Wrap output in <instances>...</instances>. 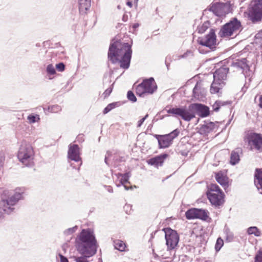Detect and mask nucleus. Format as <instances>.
Masks as SVG:
<instances>
[{"label": "nucleus", "mask_w": 262, "mask_h": 262, "mask_svg": "<svg viewBox=\"0 0 262 262\" xmlns=\"http://www.w3.org/2000/svg\"><path fill=\"white\" fill-rule=\"evenodd\" d=\"M132 55V45L127 42H122L116 38L112 40L108 49V58L113 63L119 62L121 68L127 69L130 66Z\"/></svg>", "instance_id": "nucleus-1"}, {"label": "nucleus", "mask_w": 262, "mask_h": 262, "mask_svg": "<svg viewBox=\"0 0 262 262\" xmlns=\"http://www.w3.org/2000/svg\"><path fill=\"white\" fill-rule=\"evenodd\" d=\"M77 251L86 257L94 255L98 248L97 242L93 231L90 228L83 229L75 239Z\"/></svg>", "instance_id": "nucleus-2"}, {"label": "nucleus", "mask_w": 262, "mask_h": 262, "mask_svg": "<svg viewBox=\"0 0 262 262\" xmlns=\"http://www.w3.org/2000/svg\"><path fill=\"white\" fill-rule=\"evenodd\" d=\"M166 111L174 117H181L184 120L190 121L195 117V114L202 118L207 117L210 113L209 108L201 103H192L187 109L186 106L169 107Z\"/></svg>", "instance_id": "nucleus-3"}, {"label": "nucleus", "mask_w": 262, "mask_h": 262, "mask_svg": "<svg viewBox=\"0 0 262 262\" xmlns=\"http://www.w3.org/2000/svg\"><path fill=\"white\" fill-rule=\"evenodd\" d=\"M24 191H16L10 196L8 190H4L2 194V200L0 202V220L2 218L3 214H10L13 211V206L17 204L23 196Z\"/></svg>", "instance_id": "nucleus-4"}, {"label": "nucleus", "mask_w": 262, "mask_h": 262, "mask_svg": "<svg viewBox=\"0 0 262 262\" xmlns=\"http://www.w3.org/2000/svg\"><path fill=\"white\" fill-rule=\"evenodd\" d=\"M17 158L26 166L31 167L34 165V151L30 144L26 141L21 143L18 151Z\"/></svg>", "instance_id": "nucleus-5"}, {"label": "nucleus", "mask_w": 262, "mask_h": 262, "mask_svg": "<svg viewBox=\"0 0 262 262\" xmlns=\"http://www.w3.org/2000/svg\"><path fill=\"white\" fill-rule=\"evenodd\" d=\"M207 198L212 205L218 207L224 203V194L216 184H211L208 186Z\"/></svg>", "instance_id": "nucleus-6"}, {"label": "nucleus", "mask_w": 262, "mask_h": 262, "mask_svg": "<svg viewBox=\"0 0 262 262\" xmlns=\"http://www.w3.org/2000/svg\"><path fill=\"white\" fill-rule=\"evenodd\" d=\"M80 148L77 144H70L69 145L68 158L69 162L74 168L79 170L82 162L80 157Z\"/></svg>", "instance_id": "nucleus-7"}, {"label": "nucleus", "mask_w": 262, "mask_h": 262, "mask_svg": "<svg viewBox=\"0 0 262 262\" xmlns=\"http://www.w3.org/2000/svg\"><path fill=\"white\" fill-rule=\"evenodd\" d=\"M241 27V21L236 17H234L222 27L219 35L221 37H230L238 31Z\"/></svg>", "instance_id": "nucleus-8"}, {"label": "nucleus", "mask_w": 262, "mask_h": 262, "mask_svg": "<svg viewBox=\"0 0 262 262\" xmlns=\"http://www.w3.org/2000/svg\"><path fill=\"white\" fill-rule=\"evenodd\" d=\"M249 19L253 23H256L262 19V0H252L251 2Z\"/></svg>", "instance_id": "nucleus-9"}, {"label": "nucleus", "mask_w": 262, "mask_h": 262, "mask_svg": "<svg viewBox=\"0 0 262 262\" xmlns=\"http://www.w3.org/2000/svg\"><path fill=\"white\" fill-rule=\"evenodd\" d=\"M179 133L178 129H176L169 134L164 135H155L154 137L158 141L159 148H166L170 146L172 143L173 140L179 135Z\"/></svg>", "instance_id": "nucleus-10"}, {"label": "nucleus", "mask_w": 262, "mask_h": 262, "mask_svg": "<svg viewBox=\"0 0 262 262\" xmlns=\"http://www.w3.org/2000/svg\"><path fill=\"white\" fill-rule=\"evenodd\" d=\"M230 66L237 71H241V74L245 78L250 76L252 74L248 61L245 58L231 61Z\"/></svg>", "instance_id": "nucleus-11"}, {"label": "nucleus", "mask_w": 262, "mask_h": 262, "mask_svg": "<svg viewBox=\"0 0 262 262\" xmlns=\"http://www.w3.org/2000/svg\"><path fill=\"white\" fill-rule=\"evenodd\" d=\"M165 233L166 244L168 249H173L179 241V236L176 231L170 228L163 229Z\"/></svg>", "instance_id": "nucleus-12"}, {"label": "nucleus", "mask_w": 262, "mask_h": 262, "mask_svg": "<svg viewBox=\"0 0 262 262\" xmlns=\"http://www.w3.org/2000/svg\"><path fill=\"white\" fill-rule=\"evenodd\" d=\"M197 41L199 44L208 47L210 49L215 48L216 39L215 31L211 29L209 33L204 37H199Z\"/></svg>", "instance_id": "nucleus-13"}, {"label": "nucleus", "mask_w": 262, "mask_h": 262, "mask_svg": "<svg viewBox=\"0 0 262 262\" xmlns=\"http://www.w3.org/2000/svg\"><path fill=\"white\" fill-rule=\"evenodd\" d=\"M246 140L249 145L260 152L262 151V135L250 133L247 135Z\"/></svg>", "instance_id": "nucleus-14"}, {"label": "nucleus", "mask_w": 262, "mask_h": 262, "mask_svg": "<svg viewBox=\"0 0 262 262\" xmlns=\"http://www.w3.org/2000/svg\"><path fill=\"white\" fill-rule=\"evenodd\" d=\"M208 10L217 16H223L229 13V6L224 3H214L210 6Z\"/></svg>", "instance_id": "nucleus-15"}, {"label": "nucleus", "mask_w": 262, "mask_h": 262, "mask_svg": "<svg viewBox=\"0 0 262 262\" xmlns=\"http://www.w3.org/2000/svg\"><path fill=\"white\" fill-rule=\"evenodd\" d=\"M229 72V68L225 66L222 67L214 72L213 74V79L220 82L225 83L226 80L227 75Z\"/></svg>", "instance_id": "nucleus-16"}, {"label": "nucleus", "mask_w": 262, "mask_h": 262, "mask_svg": "<svg viewBox=\"0 0 262 262\" xmlns=\"http://www.w3.org/2000/svg\"><path fill=\"white\" fill-rule=\"evenodd\" d=\"M147 93L152 94L157 90V86L153 77L145 79L141 83Z\"/></svg>", "instance_id": "nucleus-17"}, {"label": "nucleus", "mask_w": 262, "mask_h": 262, "mask_svg": "<svg viewBox=\"0 0 262 262\" xmlns=\"http://www.w3.org/2000/svg\"><path fill=\"white\" fill-rule=\"evenodd\" d=\"M193 96L196 99L202 98L205 97L206 94L205 89L202 86L201 82H197L193 89Z\"/></svg>", "instance_id": "nucleus-18"}, {"label": "nucleus", "mask_w": 262, "mask_h": 262, "mask_svg": "<svg viewBox=\"0 0 262 262\" xmlns=\"http://www.w3.org/2000/svg\"><path fill=\"white\" fill-rule=\"evenodd\" d=\"M168 157V155L167 154H163L158 156H157L155 157L150 158L148 160V164L151 165L155 166L156 167H158L159 166H162L164 160Z\"/></svg>", "instance_id": "nucleus-19"}, {"label": "nucleus", "mask_w": 262, "mask_h": 262, "mask_svg": "<svg viewBox=\"0 0 262 262\" xmlns=\"http://www.w3.org/2000/svg\"><path fill=\"white\" fill-rule=\"evenodd\" d=\"M215 124L214 122H205L204 124L201 125L200 128V133L204 135H208L209 133L212 132L215 128Z\"/></svg>", "instance_id": "nucleus-20"}, {"label": "nucleus", "mask_w": 262, "mask_h": 262, "mask_svg": "<svg viewBox=\"0 0 262 262\" xmlns=\"http://www.w3.org/2000/svg\"><path fill=\"white\" fill-rule=\"evenodd\" d=\"M243 153L241 148H237L231 151L230 163L232 165L237 164L240 161V155Z\"/></svg>", "instance_id": "nucleus-21"}, {"label": "nucleus", "mask_w": 262, "mask_h": 262, "mask_svg": "<svg viewBox=\"0 0 262 262\" xmlns=\"http://www.w3.org/2000/svg\"><path fill=\"white\" fill-rule=\"evenodd\" d=\"M215 178L216 181L222 186L225 189L228 187V178L223 172L219 171L215 173Z\"/></svg>", "instance_id": "nucleus-22"}, {"label": "nucleus", "mask_w": 262, "mask_h": 262, "mask_svg": "<svg viewBox=\"0 0 262 262\" xmlns=\"http://www.w3.org/2000/svg\"><path fill=\"white\" fill-rule=\"evenodd\" d=\"M78 5L80 13H86L91 7V0H78Z\"/></svg>", "instance_id": "nucleus-23"}, {"label": "nucleus", "mask_w": 262, "mask_h": 262, "mask_svg": "<svg viewBox=\"0 0 262 262\" xmlns=\"http://www.w3.org/2000/svg\"><path fill=\"white\" fill-rule=\"evenodd\" d=\"M225 83L220 82L219 81L213 79V81L210 86V92L211 94H216L220 92L223 87L225 85Z\"/></svg>", "instance_id": "nucleus-24"}, {"label": "nucleus", "mask_w": 262, "mask_h": 262, "mask_svg": "<svg viewBox=\"0 0 262 262\" xmlns=\"http://www.w3.org/2000/svg\"><path fill=\"white\" fill-rule=\"evenodd\" d=\"M198 208H193L188 209L185 212V216L188 220H192L196 219V212H198Z\"/></svg>", "instance_id": "nucleus-25"}, {"label": "nucleus", "mask_w": 262, "mask_h": 262, "mask_svg": "<svg viewBox=\"0 0 262 262\" xmlns=\"http://www.w3.org/2000/svg\"><path fill=\"white\" fill-rule=\"evenodd\" d=\"M198 212H196V219H199L203 221H206L208 218L207 212L202 209H198Z\"/></svg>", "instance_id": "nucleus-26"}, {"label": "nucleus", "mask_w": 262, "mask_h": 262, "mask_svg": "<svg viewBox=\"0 0 262 262\" xmlns=\"http://www.w3.org/2000/svg\"><path fill=\"white\" fill-rule=\"evenodd\" d=\"M121 105L120 102H115L111 103H110L107 105L106 107L104 108L103 110V113L104 114H106L108 113L110 111H111L113 108L118 107Z\"/></svg>", "instance_id": "nucleus-27"}, {"label": "nucleus", "mask_w": 262, "mask_h": 262, "mask_svg": "<svg viewBox=\"0 0 262 262\" xmlns=\"http://www.w3.org/2000/svg\"><path fill=\"white\" fill-rule=\"evenodd\" d=\"M114 247L116 249L120 251H124L125 248V243L120 240H116L114 241Z\"/></svg>", "instance_id": "nucleus-28"}, {"label": "nucleus", "mask_w": 262, "mask_h": 262, "mask_svg": "<svg viewBox=\"0 0 262 262\" xmlns=\"http://www.w3.org/2000/svg\"><path fill=\"white\" fill-rule=\"evenodd\" d=\"M247 233L249 234H254L256 236H259L260 235V231L255 226L250 227L247 229Z\"/></svg>", "instance_id": "nucleus-29"}, {"label": "nucleus", "mask_w": 262, "mask_h": 262, "mask_svg": "<svg viewBox=\"0 0 262 262\" xmlns=\"http://www.w3.org/2000/svg\"><path fill=\"white\" fill-rule=\"evenodd\" d=\"M136 92L137 95L140 97L143 96L145 94L147 93L143 86L141 85V83H140L137 86L136 88Z\"/></svg>", "instance_id": "nucleus-30"}, {"label": "nucleus", "mask_w": 262, "mask_h": 262, "mask_svg": "<svg viewBox=\"0 0 262 262\" xmlns=\"http://www.w3.org/2000/svg\"><path fill=\"white\" fill-rule=\"evenodd\" d=\"M209 26V23L207 21L204 22L201 26L198 27L197 30L200 34L204 33Z\"/></svg>", "instance_id": "nucleus-31"}, {"label": "nucleus", "mask_w": 262, "mask_h": 262, "mask_svg": "<svg viewBox=\"0 0 262 262\" xmlns=\"http://www.w3.org/2000/svg\"><path fill=\"white\" fill-rule=\"evenodd\" d=\"M223 245H224L223 240L221 237H219L217 239L215 245V249L216 251V252L219 251Z\"/></svg>", "instance_id": "nucleus-32"}, {"label": "nucleus", "mask_w": 262, "mask_h": 262, "mask_svg": "<svg viewBox=\"0 0 262 262\" xmlns=\"http://www.w3.org/2000/svg\"><path fill=\"white\" fill-rule=\"evenodd\" d=\"M48 110L49 112L53 113H57L61 110L60 106L58 105H54L48 107Z\"/></svg>", "instance_id": "nucleus-33"}, {"label": "nucleus", "mask_w": 262, "mask_h": 262, "mask_svg": "<svg viewBox=\"0 0 262 262\" xmlns=\"http://www.w3.org/2000/svg\"><path fill=\"white\" fill-rule=\"evenodd\" d=\"M118 176H121L122 178L120 180V184L118 185L117 186H120V185H124L125 183H127L128 181V177L126 174H121L118 173Z\"/></svg>", "instance_id": "nucleus-34"}, {"label": "nucleus", "mask_w": 262, "mask_h": 262, "mask_svg": "<svg viewBox=\"0 0 262 262\" xmlns=\"http://www.w3.org/2000/svg\"><path fill=\"white\" fill-rule=\"evenodd\" d=\"M46 71L49 75H54L56 73V70L52 64H49L46 68Z\"/></svg>", "instance_id": "nucleus-35"}, {"label": "nucleus", "mask_w": 262, "mask_h": 262, "mask_svg": "<svg viewBox=\"0 0 262 262\" xmlns=\"http://www.w3.org/2000/svg\"><path fill=\"white\" fill-rule=\"evenodd\" d=\"M81 256L76 257L73 256L72 258L74 259L75 262H89L87 259V258L89 257H86L85 255H83Z\"/></svg>", "instance_id": "nucleus-36"}, {"label": "nucleus", "mask_w": 262, "mask_h": 262, "mask_svg": "<svg viewBox=\"0 0 262 262\" xmlns=\"http://www.w3.org/2000/svg\"><path fill=\"white\" fill-rule=\"evenodd\" d=\"M127 99L133 102L137 101V98L134 93L131 91H128L127 93Z\"/></svg>", "instance_id": "nucleus-37"}, {"label": "nucleus", "mask_w": 262, "mask_h": 262, "mask_svg": "<svg viewBox=\"0 0 262 262\" xmlns=\"http://www.w3.org/2000/svg\"><path fill=\"white\" fill-rule=\"evenodd\" d=\"M37 118H38V119H39V116L37 115H29L28 116L27 119L30 123H34L36 122Z\"/></svg>", "instance_id": "nucleus-38"}, {"label": "nucleus", "mask_w": 262, "mask_h": 262, "mask_svg": "<svg viewBox=\"0 0 262 262\" xmlns=\"http://www.w3.org/2000/svg\"><path fill=\"white\" fill-rule=\"evenodd\" d=\"M225 232L226 234L227 240H228L229 241H231L233 238V234L232 232H230L228 228L225 229Z\"/></svg>", "instance_id": "nucleus-39"}, {"label": "nucleus", "mask_w": 262, "mask_h": 262, "mask_svg": "<svg viewBox=\"0 0 262 262\" xmlns=\"http://www.w3.org/2000/svg\"><path fill=\"white\" fill-rule=\"evenodd\" d=\"M77 229V226H75L72 228H70L64 231V233L66 235H70L74 233Z\"/></svg>", "instance_id": "nucleus-40"}, {"label": "nucleus", "mask_w": 262, "mask_h": 262, "mask_svg": "<svg viewBox=\"0 0 262 262\" xmlns=\"http://www.w3.org/2000/svg\"><path fill=\"white\" fill-rule=\"evenodd\" d=\"M56 68L59 72H62L65 69V65L63 62H59L56 64Z\"/></svg>", "instance_id": "nucleus-41"}, {"label": "nucleus", "mask_w": 262, "mask_h": 262, "mask_svg": "<svg viewBox=\"0 0 262 262\" xmlns=\"http://www.w3.org/2000/svg\"><path fill=\"white\" fill-rule=\"evenodd\" d=\"M255 262H262V251H259L255 257Z\"/></svg>", "instance_id": "nucleus-42"}, {"label": "nucleus", "mask_w": 262, "mask_h": 262, "mask_svg": "<svg viewBox=\"0 0 262 262\" xmlns=\"http://www.w3.org/2000/svg\"><path fill=\"white\" fill-rule=\"evenodd\" d=\"M221 103L216 101L212 105L213 110L215 112H218L221 107Z\"/></svg>", "instance_id": "nucleus-43"}, {"label": "nucleus", "mask_w": 262, "mask_h": 262, "mask_svg": "<svg viewBox=\"0 0 262 262\" xmlns=\"http://www.w3.org/2000/svg\"><path fill=\"white\" fill-rule=\"evenodd\" d=\"M255 37L256 39L258 40L259 43H262V30L255 35Z\"/></svg>", "instance_id": "nucleus-44"}, {"label": "nucleus", "mask_w": 262, "mask_h": 262, "mask_svg": "<svg viewBox=\"0 0 262 262\" xmlns=\"http://www.w3.org/2000/svg\"><path fill=\"white\" fill-rule=\"evenodd\" d=\"M113 88L112 87H110L107 89L103 94L104 98L107 97L112 93Z\"/></svg>", "instance_id": "nucleus-45"}, {"label": "nucleus", "mask_w": 262, "mask_h": 262, "mask_svg": "<svg viewBox=\"0 0 262 262\" xmlns=\"http://www.w3.org/2000/svg\"><path fill=\"white\" fill-rule=\"evenodd\" d=\"M148 114H146L143 118L141 119L138 122L137 127H140L141 126L145 119L148 117Z\"/></svg>", "instance_id": "nucleus-46"}, {"label": "nucleus", "mask_w": 262, "mask_h": 262, "mask_svg": "<svg viewBox=\"0 0 262 262\" xmlns=\"http://www.w3.org/2000/svg\"><path fill=\"white\" fill-rule=\"evenodd\" d=\"M61 262H69L68 258L61 254H59Z\"/></svg>", "instance_id": "nucleus-47"}, {"label": "nucleus", "mask_w": 262, "mask_h": 262, "mask_svg": "<svg viewBox=\"0 0 262 262\" xmlns=\"http://www.w3.org/2000/svg\"><path fill=\"white\" fill-rule=\"evenodd\" d=\"M106 187V189L107 191L110 193L113 192V188L111 186H105Z\"/></svg>", "instance_id": "nucleus-48"}, {"label": "nucleus", "mask_w": 262, "mask_h": 262, "mask_svg": "<svg viewBox=\"0 0 262 262\" xmlns=\"http://www.w3.org/2000/svg\"><path fill=\"white\" fill-rule=\"evenodd\" d=\"M258 105L260 108L262 109V95H260L259 98V103Z\"/></svg>", "instance_id": "nucleus-49"}, {"label": "nucleus", "mask_w": 262, "mask_h": 262, "mask_svg": "<svg viewBox=\"0 0 262 262\" xmlns=\"http://www.w3.org/2000/svg\"><path fill=\"white\" fill-rule=\"evenodd\" d=\"M218 102H220L221 104V106H224V105H225L226 104H229L230 103L228 101H217Z\"/></svg>", "instance_id": "nucleus-50"}, {"label": "nucleus", "mask_w": 262, "mask_h": 262, "mask_svg": "<svg viewBox=\"0 0 262 262\" xmlns=\"http://www.w3.org/2000/svg\"><path fill=\"white\" fill-rule=\"evenodd\" d=\"M126 5L129 7H132L133 6L132 2L129 1V0H127V2H126Z\"/></svg>", "instance_id": "nucleus-51"}, {"label": "nucleus", "mask_w": 262, "mask_h": 262, "mask_svg": "<svg viewBox=\"0 0 262 262\" xmlns=\"http://www.w3.org/2000/svg\"><path fill=\"white\" fill-rule=\"evenodd\" d=\"M139 24H138V23H135V24H133V28L134 29H136V28H137L138 27H139Z\"/></svg>", "instance_id": "nucleus-52"}, {"label": "nucleus", "mask_w": 262, "mask_h": 262, "mask_svg": "<svg viewBox=\"0 0 262 262\" xmlns=\"http://www.w3.org/2000/svg\"><path fill=\"white\" fill-rule=\"evenodd\" d=\"M104 162L107 165H108V163L107 162V155H106L105 156V159H104Z\"/></svg>", "instance_id": "nucleus-53"}, {"label": "nucleus", "mask_w": 262, "mask_h": 262, "mask_svg": "<svg viewBox=\"0 0 262 262\" xmlns=\"http://www.w3.org/2000/svg\"><path fill=\"white\" fill-rule=\"evenodd\" d=\"M123 185L124 186V188H125V190H128V189H129V187H127V186L125 185V184H124V185Z\"/></svg>", "instance_id": "nucleus-54"}, {"label": "nucleus", "mask_w": 262, "mask_h": 262, "mask_svg": "<svg viewBox=\"0 0 262 262\" xmlns=\"http://www.w3.org/2000/svg\"><path fill=\"white\" fill-rule=\"evenodd\" d=\"M138 1L139 0H134V3H135V4L136 5V6H137V3H138Z\"/></svg>", "instance_id": "nucleus-55"}, {"label": "nucleus", "mask_w": 262, "mask_h": 262, "mask_svg": "<svg viewBox=\"0 0 262 262\" xmlns=\"http://www.w3.org/2000/svg\"><path fill=\"white\" fill-rule=\"evenodd\" d=\"M106 155H107L108 156H110L111 155V152L109 151H107L106 152Z\"/></svg>", "instance_id": "nucleus-56"}, {"label": "nucleus", "mask_w": 262, "mask_h": 262, "mask_svg": "<svg viewBox=\"0 0 262 262\" xmlns=\"http://www.w3.org/2000/svg\"><path fill=\"white\" fill-rule=\"evenodd\" d=\"M122 19H123V20L124 21H126V20H125V16H124V15L123 16Z\"/></svg>", "instance_id": "nucleus-57"}, {"label": "nucleus", "mask_w": 262, "mask_h": 262, "mask_svg": "<svg viewBox=\"0 0 262 262\" xmlns=\"http://www.w3.org/2000/svg\"><path fill=\"white\" fill-rule=\"evenodd\" d=\"M199 51H200V52L201 53H203V52H202L201 50L200 49H199Z\"/></svg>", "instance_id": "nucleus-58"}, {"label": "nucleus", "mask_w": 262, "mask_h": 262, "mask_svg": "<svg viewBox=\"0 0 262 262\" xmlns=\"http://www.w3.org/2000/svg\"><path fill=\"white\" fill-rule=\"evenodd\" d=\"M256 97H257V96H256V97H255V98H254V100H256Z\"/></svg>", "instance_id": "nucleus-59"}]
</instances>
